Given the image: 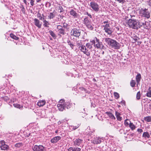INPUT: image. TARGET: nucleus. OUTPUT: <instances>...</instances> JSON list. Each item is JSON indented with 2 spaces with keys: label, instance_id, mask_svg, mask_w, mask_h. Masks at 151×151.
I'll return each mask as SVG.
<instances>
[{
  "label": "nucleus",
  "instance_id": "nucleus-1",
  "mask_svg": "<svg viewBox=\"0 0 151 151\" xmlns=\"http://www.w3.org/2000/svg\"><path fill=\"white\" fill-rule=\"evenodd\" d=\"M104 39L105 41L109 46L116 50L119 49L120 44L115 40L109 38H105Z\"/></svg>",
  "mask_w": 151,
  "mask_h": 151
},
{
  "label": "nucleus",
  "instance_id": "nucleus-2",
  "mask_svg": "<svg viewBox=\"0 0 151 151\" xmlns=\"http://www.w3.org/2000/svg\"><path fill=\"white\" fill-rule=\"evenodd\" d=\"M138 20L134 19H129L127 22L124 23L126 27H128L133 29H137Z\"/></svg>",
  "mask_w": 151,
  "mask_h": 151
},
{
  "label": "nucleus",
  "instance_id": "nucleus-3",
  "mask_svg": "<svg viewBox=\"0 0 151 151\" xmlns=\"http://www.w3.org/2000/svg\"><path fill=\"white\" fill-rule=\"evenodd\" d=\"M90 6L91 10L96 13H99L100 10V6L98 3L94 1H92L90 3Z\"/></svg>",
  "mask_w": 151,
  "mask_h": 151
},
{
  "label": "nucleus",
  "instance_id": "nucleus-4",
  "mask_svg": "<svg viewBox=\"0 0 151 151\" xmlns=\"http://www.w3.org/2000/svg\"><path fill=\"white\" fill-rule=\"evenodd\" d=\"M91 42L93 44H94V46L95 47L102 49H104V47L102 43L99 42V40L96 37H95L94 39L92 40Z\"/></svg>",
  "mask_w": 151,
  "mask_h": 151
},
{
  "label": "nucleus",
  "instance_id": "nucleus-5",
  "mask_svg": "<svg viewBox=\"0 0 151 151\" xmlns=\"http://www.w3.org/2000/svg\"><path fill=\"white\" fill-rule=\"evenodd\" d=\"M91 136V137L90 138V139H89V140L90 139L91 142L93 143L94 144H100L101 142V140H103L101 138L99 137H95L94 136H93L92 134Z\"/></svg>",
  "mask_w": 151,
  "mask_h": 151
},
{
  "label": "nucleus",
  "instance_id": "nucleus-6",
  "mask_svg": "<svg viewBox=\"0 0 151 151\" xmlns=\"http://www.w3.org/2000/svg\"><path fill=\"white\" fill-rule=\"evenodd\" d=\"M140 14L141 16L147 19L150 17V12L146 8L144 9H142L140 12Z\"/></svg>",
  "mask_w": 151,
  "mask_h": 151
},
{
  "label": "nucleus",
  "instance_id": "nucleus-7",
  "mask_svg": "<svg viewBox=\"0 0 151 151\" xmlns=\"http://www.w3.org/2000/svg\"><path fill=\"white\" fill-rule=\"evenodd\" d=\"M102 27L104 28L103 30L105 32L107 33L108 35H111L113 31L112 29L110 27V24H106L103 25Z\"/></svg>",
  "mask_w": 151,
  "mask_h": 151
},
{
  "label": "nucleus",
  "instance_id": "nucleus-8",
  "mask_svg": "<svg viewBox=\"0 0 151 151\" xmlns=\"http://www.w3.org/2000/svg\"><path fill=\"white\" fill-rule=\"evenodd\" d=\"M83 21L84 23L88 29L90 30L93 29V28L91 25V20L89 19L88 17H87L85 18Z\"/></svg>",
  "mask_w": 151,
  "mask_h": 151
},
{
  "label": "nucleus",
  "instance_id": "nucleus-9",
  "mask_svg": "<svg viewBox=\"0 0 151 151\" xmlns=\"http://www.w3.org/2000/svg\"><path fill=\"white\" fill-rule=\"evenodd\" d=\"M81 31L79 29H77L76 28H73L71 30L70 35L78 37L81 35Z\"/></svg>",
  "mask_w": 151,
  "mask_h": 151
},
{
  "label": "nucleus",
  "instance_id": "nucleus-10",
  "mask_svg": "<svg viewBox=\"0 0 151 151\" xmlns=\"http://www.w3.org/2000/svg\"><path fill=\"white\" fill-rule=\"evenodd\" d=\"M59 103L57 104V107L59 110L63 111L65 110L66 106L64 105V100L63 99L60 100Z\"/></svg>",
  "mask_w": 151,
  "mask_h": 151
},
{
  "label": "nucleus",
  "instance_id": "nucleus-11",
  "mask_svg": "<svg viewBox=\"0 0 151 151\" xmlns=\"http://www.w3.org/2000/svg\"><path fill=\"white\" fill-rule=\"evenodd\" d=\"M137 29L140 28L141 27H143L144 28H147L149 25L148 22H147L144 21L142 22V21L139 22L138 21V22L137 24Z\"/></svg>",
  "mask_w": 151,
  "mask_h": 151
},
{
  "label": "nucleus",
  "instance_id": "nucleus-12",
  "mask_svg": "<svg viewBox=\"0 0 151 151\" xmlns=\"http://www.w3.org/2000/svg\"><path fill=\"white\" fill-rule=\"evenodd\" d=\"M0 148L3 150H7L9 149V146L6 144L4 140L0 141Z\"/></svg>",
  "mask_w": 151,
  "mask_h": 151
},
{
  "label": "nucleus",
  "instance_id": "nucleus-13",
  "mask_svg": "<svg viewBox=\"0 0 151 151\" xmlns=\"http://www.w3.org/2000/svg\"><path fill=\"white\" fill-rule=\"evenodd\" d=\"M34 151H45V149L42 145H35L32 147Z\"/></svg>",
  "mask_w": 151,
  "mask_h": 151
},
{
  "label": "nucleus",
  "instance_id": "nucleus-14",
  "mask_svg": "<svg viewBox=\"0 0 151 151\" xmlns=\"http://www.w3.org/2000/svg\"><path fill=\"white\" fill-rule=\"evenodd\" d=\"M79 49L87 56H89L90 55V52L86 48L85 45H83Z\"/></svg>",
  "mask_w": 151,
  "mask_h": 151
},
{
  "label": "nucleus",
  "instance_id": "nucleus-15",
  "mask_svg": "<svg viewBox=\"0 0 151 151\" xmlns=\"http://www.w3.org/2000/svg\"><path fill=\"white\" fill-rule=\"evenodd\" d=\"M70 14L72 16L73 18H78L79 17V15L76 13V11L73 9H71L69 12Z\"/></svg>",
  "mask_w": 151,
  "mask_h": 151
},
{
  "label": "nucleus",
  "instance_id": "nucleus-16",
  "mask_svg": "<svg viewBox=\"0 0 151 151\" xmlns=\"http://www.w3.org/2000/svg\"><path fill=\"white\" fill-rule=\"evenodd\" d=\"M34 21L35 25L38 28H40L42 26V23L40 22V21L36 18L35 19Z\"/></svg>",
  "mask_w": 151,
  "mask_h": 151
},
{
  "label": "nucleus",
  "instance_id": "nucleus-17",
  "mask_svg": "<svg viewBox=\"0 0 151 151\" xmlns=\"http://www.w3.org/2000/svg\"><path fill=\"white\" fill-rule=\"evenodd\" d=\"M83 140L79 139H76L73 141L75 145L79 146L82 142Z\"/></svg>",
  "mask_w": 151,
  "mask_h": 151
},
{
  "label": "nucleus",
  "instance_id": "nucleus-18",
  "mask_svg": "<svg viewBox=\"0 0 151 151\" xmlns=\"http://www.w3.org/2000/svg\"><path fill=\"white\" fill-rule=\"evenodd\" d=\"M61 137L60 136H56L51 139L50 141L52 143H56L61 139Z\"/></svg>",
  "mask_w": 151,
  "mask_h": 151
},
{
  "label": "nucleus",
  "instance_id": "nucleus-19",
  "mask_svg": "<svg viewBox=\"0 0 151 151\" xmlns=\"http://www.w3.org/2000/svg\"><path fill=\"white\" fill-rule=\"evenodd\" d=\"M45 100H40L38 102L37 105L39 106H42L45 104Z\"/></svg>",
  "mask_w": 151,
  "mask_h": 151
},
{
  "label": "nucleus",
  "instance_id": "nucleus-20",
  "mask_svg": "<svg viewBox=\"0 0 151 151\" xmlns=\"http://www.w3.org/2000/svg\"><path fill=\"white\" fill-rule=\"evenodd\" d=\"M55 16V13L53 12H50L49 13L48 16V19H53Z\"/></svg>",
  "mask_w": 151,
  "mask_h": 151
},
{
  "label": "nucleus",
  "instance_id": "nucleus-21",
  "mask_svg": "<svg viewBox=\"0 0 151 151\" xmlns=\"http://www.w3.org/2000/svg\"><path fill=\"white\" fill-rule=\"evenodd\" d=\"M81 149L79 148H75L73 147H70L68 149V151H80Z\"/></svg>",
  "mask_w": 151,
  "mask_h": 151
},
{
  "label": "nucleus",
  "instance_id": "nucleus-22",
  "mask_svg": "<svg viewBox=\"0 0 151 151\" xmlns=\"http://www.w3.org/2000/svg\"><path fill=\"white\" fill-rule=\"evenodd\" d=\"M115 115L118 120L120 121L122 120V118L120 116V114L119 113L116 111Z\"/></svg>",
  "mask_w": 151,
  "mask_h": 151
},
{
  "label": "nucleus",
  "instance_id": "nucleus-23",
  "mask_svg": "<svg viewBox=\"0 0 151 151\" xmlns=\"http://www.w3.org/2000/svg\"><path fill=\"white\" fill-rule=\"evenodd\" d=\"M141 78V76L140 74L138 73L136 76V81L138 83L140 81Z\"/></svg>",
  "mask_w": 151,
  "mask_h": 151
},
{
  "label": "nucleus",
  "instance_id": "nucleus-24",
  "mask_svg": "<svg viewBox=\"0 0 151 151\" xmlns=\"http://www.w3.org/2000/svg\"><path fill=\"white\" fill-rule=\"evenodd\" d=\"M146 95L148 97H151V87H149Z\"/></svg>",
  "mask_w": 151,
  "mask_h": 151
},
{
  "label": "nucleus",
  "instance_id": "nucleus-25",
  "mask_svg": "<svg viewBox=\"0 0 151 151\" xmlns=\"http://www.w3.org/2000/svg\"><path fill=\"white\" fill-rule=\"evenodd\" d=\"M142 136L145 138H149L150 137V135L148 132H144Z\"/></svg>",
  "mask_w": 151,
  "mask_h": 151
},
{
  "label": "nucleus",
  "instance_id": "nucleus-26",
  "mask_svg": "<svg viewBox=\"0 0 151 151\" xmlns=\"http://www.w3.org/2000/svg\"><path fill=\"white\" fill-rule=\"evenodd\" d=\"M106 114L109 116V117L112 119H115V117L111 113L109 112H106Z\"/></svg>",
  "mask_w": 151,
  "mask_h": 151
},
{
  "label": "nucleus",
  "instance_id": "nucleus-27",
  "mask_svg": "<svg viewBox=\"0 0 151 151\" xmlns=\"http://www.w3.org/2000/svg\"><path fill=\"white\" fill-rule=\"evenodd\" d=\"M43 22L44 23V25L45 27H48V25H50V24L45 19L43 20Z\"/></svg>",
  "mask_w": 151,
  "mask_h": 151
},
{
  "label": "nucleus",
  "instance_id": "nucleus-28",
  "mask_svg": "<svg viewBox=\"0 0 151 151\" xmlns=\"http://www.w3.org/2000/svg\"><path fill=\"white\" fill-rule=\"evenodd\" d=\"M76 44L77 46L78 47L79 49L83 45L81 41L77 42Z\"/></svg>",
  "mask_w": 151,
  "mask_h": 151
},
{
  "label": "nucleus",
  "instance_id": "nucleus-29",
  "mask_svg": "<svg viewBox=\"0 0 151 151\" xmlns=\"http://www.w3.org/2000/svg\"><path fill=\"white\" fill-rule=\"evenodd\" d=\"M129 126L130 127L131 130H133L135 129V126L132 123H130Z\"/></svg>",
  "mask_w": 151,
  "mask_h": 151
},
{
  "label": "nucleus",
  "instance_id": "nucleus-30",
  "mask_svg": "<svg viewBox=\"0 0 151 151\" xmlns=\"http://www.w3.org/2000/svg\"><path fill=\"white\" fill-rule=\"evenodd\" d=\"M145 120L148 122L151 121V116H147L145 118Z\"/></svg>",
  "mask_w": 151,
  "mask_h": 151
},
{
  "label": "nucleus",
  "instance_id": "nucleus-31",
  "mask_svg": "<svg viewBox=\"0 0 151 151\" xmlns=\"http://www.w3.org/2000/svg\"><path fill=\"white\" fill-rule=\"evenodd\" d=\"M130 121L128 119H126L124 122V124L126 126H127L129 125L131 123Z\"/></svg>",
  "mask_w": 151,
  "mask_h": 151
},
{
  "label": "nucleus",
  "instance_id": "nucleus-32",
  "mask_svg": "<svg viewBox=\"0 0 151 151\" xmlns=\"http://www.w3.org/2000/svg\"><path fill=\"white\" fill-rule=\"evenodd\" d=\"M23 103L25 105L27 106L29 105V101L27 99H25L23 102Z\"/></svg>",
  "mask_w": 151,
  "mask_h": 151
},
{
  "label": "nucleus",
  "instance_id": "nucleus-33",
  "mask_svg": "<svg viewBox=\"0 0 151 151\" xmlns=\"http://www.w3.org/2000/svg\"><path fill=\"white\" fill-rule=\"evenodd\" d=\"M136 84V83L134 80H132L130 82V84L131 86L132 87H134L135 86Z\"/></svg>",
  "mask_w": 151,
  "mask_h": 151
},
{
  "label": "nucleus",
  "instance_id": "nucleus-34",
  "mask_svg": "<svg viewBox=\"0 0 151 151\" xmlns=\"http://www.w3.org/2000/svg\"><path fill=\"white\" fill-rule=\"evenodd\" d=\"M58 32L59 33L62 34L63 35H64L65 34V30L63 29V28L60 30H58Z\"/></svg>",
  "mask_w": 151,
  "mask_h": 151
},
{
  "label": "nucleus",
  "instance_id": "nucleus-35",
  "mask_svg": "<svg viewBox=\"0 0 151 151\" xmlns=\"http://www.w3.org/2000/svg\"><path fill=\"white\" fill-rule=\"evenodd\" d=\"M10 36L11 38L15 40H17L18 39V37H16L12 33L10 34Z\"/></svg>",
  "mask_w": 151,
  "mask_h": 151
},
{
  "label": "nucleus",
  "instance_id": "nucleus-36",
  "mask_svg": "<svg viewBox=\"0 0 151 151\" xmlns=\"http://www.w3.org/2000/svg\"><path fill=\"white\" fill-rule=\"evenodd\" d=\"M37 16L38 18H39V19L40 20H42L43 19L44 20L45 19L44 18L42 17L41 14L39 13H38L37 14Z\"/></svg>",
  "mask_w": 151,
  "mask_h": 151
},
{
  "label": "nucleus",
  "instance_id": "nucleus-37",
  "mask_svg": "<svg viewBox=\"0 0 151 151\" xmlns=\"http://www.w3.org/2000/svg\"><path fill=\"white\" fill-rule=\"evenodd\" d=\"M67 43L69 45L70 47L72 49H73L74 45L71 42L70 40H68L67 41Z\"/></svg>",
  "mask_w": 151,
  "mask_h": 151
},
{
  "label": "nucleus",
  "instance_id": "nucleus-38",
  "mask_svg": "<svg viewBox=\"0 0 151 151\" xmlns=\"http://www.w3.org/2000/svg\"><path fill=\"white\" fill-rule=\"evenodd\" d=\"M86 46L89 49H91L92 48V46L89 43H87L86 44Z\"/></svg>",
  "mask_w": 151,
  "mask_h": 151
},
{
  "label": "nucleus",
  "instance_id": "nucleus-39",
  "mask_svg": "<svg viewBox=\"0 0 151 151\" xmlns=\"http://www.w3.org/2000/svg\"><path fill=\"white\" fill-rule=\"evenodd\" d=\"M140 91L138 92L136 95V98L137 99H140Z\"/></svg>",
  "mask_w": 151,
  "mask_h": 151
},
{
  "label": "nucleus",
  "instance_id": "nucleus-40",
  "mask_svg": "<svg viewBox=\"0 0 151 151\" xmlns=\"http://www.w3.org/2000/svg\"><path fill=\"white\" fill-rule=\"evenodd\" d=\"M64 105L65 106H66V108H67L68 109V107L69 106H70L71 105V104L68 102L64 103Z\"/></svg>",
  "mask_w": 151,
  "mask_h": 151
},
{
  "label": "nucleus",
  "instance_id": "nucleus-41",
  "mask_svg": "<svg viewBox=\"0 0 151 151\" xmlns=\"http://www.w3.org/2000/svg\"><path fill=\"white\" fill-rule=\"evenodd\" d=\"M50 34L54 38H55L56 37V36L55 33H54L52 31H51L50 32Z\"/></svg>",
  "mask_w": 151,
  "mask_h": 151
},
{
  "label": "nucleus",
  "instance_id": "nucleus-42",
  "mask_svg": "<svg viewBox=\"0 0 151 151\" xmlns=\"http://www.w3.org/2000/svg\"><path fill=\"white\" fill-rule=\"evenodd\" d=\"M114 95L116 99H118L119 98V95L118 93L114 92Z\"/></svg>",
  "mask_w": 151,
  "mask_h": 151
},
{
  "label": "nucleus",
  "instance_id": "nucleus-43",
  "mask_svg": "<svg viewBox=\"0 0 151 151\" xmlns=\"http://www.w3.org/2000/svg\"><path fill=\"white\" fill-rule=\"evenodd\" d=\"M79 125H78L77 126H71V128L73 130H75L77 128H78L79 127Z\"/></svg>",
  "mask_w": 151,
  "mask_h": 151
},
{
  "label": "nucleus",
  "instance_id": "nucleus-44",
  "mask_svg": "<svg viewBox=\"0 0 151 151\" xmlns=\"http://www.w3.org/2000/svg\"><path fill=\"white\" fill-rule=\"evenodd\" d=\"M116 1H117L119 3L122 4H124L125 2V0H115Z\"/></svg>",
  "mask_w": 151,
  "mask_h": 151
},
{
  "label": "nucleus",
  "instance_id": "nucleus-45",
  "mask_svg": "<svg viewBox=\"0 0 151 151\" xmlns=\"http://www.w3.org/2000/svg\"><path fill=\"white\" fill-rule=\"evenodd\" d=\"M59 9L60 10V12L61 13L63 11V9L62 6H59L58 7Z\"/></svg>",
  "mask_w": 151,
  "mask_h": 151
},
{
  "label": "nucleus",
  "instance_id": "nucleus-46",
  "mask_svg": "<svg viewBox=\"0 0 151 151\" xmlns=\"http://www.w3.org/2000/svg\"><path fill=\"white\" fill-rule=\"evenodd\" d=\"M132 39L134 40L133 42L135 43L137 41V40L139 38L137 37H132Z\"/></svg>",
  "mask_w": 151,
  "mask_h": 151
},
{
  "label": "nucleus",
  "instance_id": "nucleus-47",
  "mask_svg": "<svg viewBox=\"0 0 151 151\" xmlns=\"http://www.w3.org/2000/svg\"><path fill=\"white\" fill-rule=\"evenodd\" d=\"M13 106H14L16 108H19V104H18L17 103H14L13 104Z\"/></svg>",
  "mask_w": 151,
  "mask_h": 151
},
{
  "label": "nucleus",
  "instance_id": "nucleus-48",
  "mask_svg": "<svg viewBox=\"0 0 151 151\" xmlns=\"http://www.w3.org/2000/svg\"><path fill=\"white\" fill-rule=\"evenodd\" d=\"M30 1V4L32 6H33L34 5V2H35V0H29Z\"/></svg>",
  "mask_w": 151,
  "mask_h": 151
},
{
  "label": "nucleus",
  "instance_id": "nucleus-49",
  "mask_svg": "<svg viewBox=\"0 0 151 151\" xmlns=\"http://www.w3.org/2000/svg\"><path fill=\"white\" fill-rule=\"evenodd\" d=\"M21 8L22 9L21 11H22L23 13H24L25 12V9L24 8V7L23 6H21Z\"/></svg>",
  "mask_w": 151,
  "mask_h": 151
},
{
  "label": "nucleus",
  "instance_id": "nucleus-50",
  "mask_svg": "<svg viewBox=\"0 0 151 151\" xmlns=\"http://www.w3.org/2000/svg\"><path fill=\"white\" fill-rule=\"evenodd\" d=\"M63 28V27L61 25H58L57 27V29L58 30H60Z\"/></svg>",
  "mask_w": 151,
  "mask_h": 151
},
{
  "label": "nucleus",
  "instance_id": "nucleus-51",
  "mask_svg": "<svg viewBox=\"0 0 151 151\" xmlns=\"http://www.w3.org/2000/svg\"><path fill=\"white\" fill-rule=\"evenodd\" d=\"M79 89L81 91H86V90L85 89V88H83V87L79 88Z\"/></svg>",
  "mask_w": 151,
  "mask_h": 151
},
{
  "label": "nucleus",
  "instance_id": "nucleus-52",
  "mask_svg": "<svg viewBox=\"0 0 151 151\" xmlns=\"http://www.w3.org/2000/svg\"><path fill=\"white\" fill-rule=\"evenodd\" d=\"M120 104H121L122 105H125V102L124 101L122 100L120 103Z\"/></svg>",
  "mask_w": 151,
  "mask_h": 151
},
{
  "label": "nucleus",
  "instance_id": "nucleus-53",
  "mask_svg": "<svg viewBox=\"0 0 151 151\" xmlns=\"http://www.w3.org/2000/svg\"><path fill=\"white\" fill-rule=\"evenodd\" d=\"M86 14H87L88 15V16H89L91 18H92V16L91 15L89 14L88 12H86L85 13Z\"/></svg>",
  "mask_w": 151,
  "mask_h": 151
},
{
  "label": "nucleus",
  "instance_id": "nucleus-54",
  "mask_svg": "<svg viewBox=\"0 0 151 151\" xmlns=\"http://www.w3.org/2000/svg\"><path fill=\"white\" fill-rule=\"evenodd\" d=\"M137 131L140 133H142L143 132L142 130L141 129H138L137 130Z\"/></svg>",
  "mask_w": 151,
  "mask_h": 151
},
{
  "label": "nucleus",
  "instance_id": "nucleus-55",
  "mask_svg": "<svg viewBox=\"0 0 151 151\" xmlns=\"http://www.w3.org/2000/svg\"><path fill=\"white\" fill-rule=\"evenodd\" d=\"M148 4L151 7V0H149L148 1Z\"/></svg>",
  "mask_w": 151,
  "mask_h": 151
},
{
  "label": "nucleus",
  "instance_id": "nucleus-56",
  "mask_svg": "<svg viewBox=\"0 0 151 151\" xmlns=\"http://www.w3.org/2000/svg\"><path fill=\"white\" fill-rule=\"evenodd\" d=\"M103 23L104 24H109L108 23V21H104L103 22Z\"/></svg>",
  "mask_w": 151,
  "mask_h": 151
},
{
  "label": "nucleus",
  "instance_id": "nucleus-57",
  "mask_svg": "<svg viewBox=\"0 0 151 151\" xmlns=\"http://www.w3.org/2000/svg\"><path fill=\"white\" fill-rule=\"evenodd\" d=\"M135 16V15H130L131 19H133V17H134Z\"/></svg>",
  "mask_w": 151,
  "mask_h": 151
},
{
  "label": "nucleus",
  "instance_id": "nucleus-58",
  "mask_svg": "<svg viewBox=\"0 0 151 151\" xmlns=\"http://www.w3.org/2000/svg\"><path fill=\"white\" fill-rule=\"evenodd\" d=\"M141 42H139V41L138 42H137V43H138L137 44H138V45H140L141 44Z\"/></svg>",
  "mask_w": 151,
  "mask_h": 151
},
{
  "label": "nucleus",
  "instance_id": "nucleus-59",
  "mask_svg": "<svg viewBox=\"0 0 151 151\" xmlns=\"http://www.w3.org/2000/svg\"><path fill=\"white\" fill-rule=\"evenodd\" d=\"M62 123V122H61V121H59L58 122V124H60Z\"/></svg>",
  "mask_w": 151,
  "mask_h": 151
},
{
  "label": "nucleus",
  "instance_id": "nucleus-60",
  "mask_svg": "<svg viewBox=\"0 0 151 151\" xmlns=\"http://www.w3.org/2000/svg\"><path fill=\"white\" fill-rule=\"evenodd\" d=\"M37 3L41 1V0H36Z\"/></svg>",
  "mask_w": 151,
  "mask_h": 151
},
{
  "label": "nucleus",
  "instance_id": "nucleus-61",
  "mask_svg": "<svg viewBox=\"0 0 151 151\" xmlns=\"http://www.w3.org/2000/svg\"><path fill=\"white\" fill-rule=\"evenodd\" d=\"M23 2H24V3H25V4H26V2H27V1L26 0H23Z\"/></svg>",
  "mask_w": 151,
  "mask_h": 151
},
{
  "label": "nucleus",
  "instance_id": "nucleus-62",
  "mask_svg": "<svg viewBox=\"0 0 151 151\" xmlns=\"http://www.w3.org/2000/svg\"><path fill=\"white\" fill-rule=\"evenodd\" d=\"M18 143H17V144H15V147H18Z\"/></svg>",
  "mask_w": 151,
  "mask_h": 151
},
{
  "label": "nucleus",
  "instance_id": "nucleus-63",
  "mask_svg": "<svg viewBox=\"0 0 151 151\" xmlns=\"http://www.w3.org/2000/svg\"><path fill=\"white\" fill-rule=\"evenodd\" d=\"M58 132V130H56L55 131V133H57Z\"/></svg>",
  "mask_w": 151,
  "mask_h": 151
},
{
  "label": "nucleus",
  "instance_id": "nucleus-64",
  "mask_svg": "<svg viewBox=\"0 0 151 151\" xmlns=\"http://www.w3.org/2000/svg\"><path fill=\"white\" fill-rule=\"evenodd\" d=\"M20 105H19V109H22V108L23 107V106H20Z\"/></svg>",
  "mask_w": 151,
  "mask_h": 151
}]
</instances>
